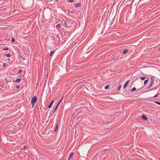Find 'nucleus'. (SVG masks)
Here are the masks:
<instances>
[{"instance_id": "obj_15", "label": "nucleus", "mask_w": 160, "mask_h": 160, "mask_svg": "<svg viewBox=\"0 0 160 160\" xmlns=\"http://www.w3.org/2000/svg\"><path fill=\"white\" fill-rule=\"evenodd\" d=\"M63 25L64 26H67V23L66 22V21H64L63 22Z\"/></svg>"}, {"instance_id": "obj_5", "label": "nucleus", "mask_w": 160, "mask_h": 160, "mask_svg": "<svg viewBox=\"0 0 160 160\" xmlns=\"http://www.w3.org/2000/svg\"><path fill=\"white\" fill-rule=\"evenodd\" d=\"M129 80H127L126 82H125V84H124L123 86V88H125L127 86L128 83H129Z\"/></svg>"}, {"instance_id": "obj_25", "label": "nucleus", "mask_w": 160, "mask_h": 160, "mask_svg": "<svg viewBox=\"0 0 160 160\" xmlns=\"http://www.w3.org/2000/svg\"><path fill=\"white\" fill-rule=\"evenodd\" d=\"M16 88L17 89H18L20 88V87L18 85H17L16 86Z\"/></svg>"}, {"instance_id": "obj_6", "label": "nucleus", "mask_w": 160, "mask_h": 160, "mask_svg": "<svg viewBox=\"0 0 160 160\" xmlns=\"http://www.w3.org/2000/svg\"><path fill=\"white\" fill-rule=\"evenodd\" d=\"M58 126H59V125H58V123L56 124V128H55L54 130L55 132H56L58 130Z\"/></svg>"}, {"instance_id": "obj_1", "label": "nucleus", "mask_w": 160, "mask_h": 160, "mask_svg": "<svg viewBox=\"0 0 160 160\" xmlns=\"http://www.w3.org/2000/svg\"><path fill=\"white\" fill-rule=\"evenodd\" d=\"M38 99V97L37 96H34L33 97L31 100V103L32 105V108H33L36 102Z\"/></svg>"}, {"instance_id": "obj_7", "label": "nucleus", "mask_w": 160, "mask_h": 160, "mask_svg": "<svg viewBox=\"0 0 160 160\" xmlns=\"http://www.w3.org/2000/svg\"><path fill=\"white\" fill-rule=\"evenodd\" d=\"M75 7H80L81 6V3H78L76 4H75Z\"/></svg>"}, {"instance_id": "obj_26", "label": "nucleus", "mask_w": 160, "mask_h": 160, "mask_svg": "<svg viewBox=\"0 0 160 160\" xmlns=\"http://www.w3.org/2000/svg\"><path fill=\"white\" fill-rule=\"evenodd\" d=\"M22 71V70H19L18 71V73H20Z\"/></svg>"}, {"instance_id": "obj_24", "label": "nucleus", "mask_w": 160, "mask_h": 160, "mask_svg": "<svg viewBox=\"0 0 160 160\" xmlns=\"http://www.w3.org/2000/svg\"><path fill=\"white\" fill-rule=\"evenodd\" d=\"M60 25L59 24H58L57 26H56V27L57 28L58 27H60Z\"/></svg>"}, {"instance_id": "obj_22", "label": "nucleus", "mask_w": 160, "mask_h": 160, "mask_svg": "<svg viewBox=\"0 0 160 160\" xmlns=\"http://www.w3.org/2000/svg\"><path fill=\"white\" fill-rule=\"evenodd\" d=\"M3 49L5 50H7L8 49L7 47H6L5 48H4Z\"/></svg>"}, {"instance_id": "obj_34", "label": "nucleus", "mask_w": 160, "mask_h": 160, "mask_svg": "<svg viewBox=\"0 0 160 160\" xmlns=\"http://www.w3.org/2000/svg\"><path fill=\"white\" fill-rule=\"evenodd\" d=\"M26 147V146H25L24 147V148H25Z\"/></svg>"}, {"instance_id": "obj_32", "label": "nucleus", "mask_w": 160, "mask_h": 160, "mask_svg": "<svg viewBox=\"0 0 160 160\" xmlns=\"http://www.w3.org/2000/svg\"><path fill=\"white\" fill-rule=\"evenodd\" d=\"M58 0H56V1H55L56 2H58Z\"/></svg>"}, {"instance_id": "obj_9", "label": "nucleus", "mask_w": 160, "mask_h": 160, "mask_svg": "<svg viewBox=\"0 0 160 160\" xmlns=\"http://www.w3.org/2000/svg\"><path fill=\"white\" fill-rule=\"evenodd\" d=\"M128 52V50L127 49H125L123 52H122V53L123 54H125V53H127V52Z\"/></svg>"}, {"instance_id": "obj_21", "label": "nucleus", "mask_w": 160, "mask_h": 160, "mask_svg": "<svg viewBox=\"0 0 160 160\" xmlns=\"http://www.w3.org/2000/svg\"><path fill=\"white\" fill-rule=\"evenodd\" d=\"M15 41V39L14 38H12V42H13Z\"/></svg>"}, {"instance_id": "obj_27", "label": "nucleus", "mask_w": 160, "mask_h": 160, "mask_svg": "<svg viewBox=\"0 0 160 160\" xmlns=\"http://www.w3.org/2000/svg\"><path fill=\"white\" fill-rule=\"evenodd\" d=\"M69 1L70 2H73V0H69Z\"/></svg>"}, {"instance_id": "obj_29", "label": "nucleus", "mask_w": 160, "mask_h": 160, "mask_svg": "<svg viewBox=\"0 0 160 160\" xmlns=\"http://www.w3.org/2000/svg\"><path fill=\"white\" fill-rule=\"evenodd\" d=\"M60 103V102H59L57 105L58 106Z\"/></svg>"}, {"instance_id": "obj_31", "label": "nucleus", "mask_w": 160, "mask_h": 160, "mask_svg": "<svg viewBox=\"0 0 160 160\" xmlns=\"http://www.w3.org/2000/svg\"><path fill=\"white\" fill-rule=\"evenodd\" d=\"M3 66H5V63L3 64Z\"/></svg>"}, {"instance_id": "obj_19", "label": "nucleus", "mask_w": 160, "mask_h": 160, "mask_svg": "<svg viewBox=\"0 0 160 160\" xmlns=\"http://www.w3.org/2000/svg\"><path fill=\"white\" fill-rule=\"evenodd\" d=\"M155 102L158 104L160 105V102L158 101H155Z\"/></svg>"}, {"instance_id": "obj_8", "label": "nucleus", "mask_w": 160, "mask_h": 160, "mask_svg": "<svg viewBox=\"0 0 160 160\" xmlns=\"http://www.w3.org/2000/svg\"><path fill=\"white\" fill-rule=\"evenodd\" d=\"M73 152H72L71 153V154L69 156V157L68 159V160H69L72 157V155H73Z\"/></svg>"}, {"instance_id": "obj_10", "label": "nucleus", "mask_w": 160, "mask_h": 160, "mask_svg": "<svg viewBox=\"0 0 160 160\" xmlns=\"http://www.w3.org/2000/svg\"><path fill=\"white\" fill-rule=\"evenodd\" d=\"M21 80V78H18L17 79L15 80V81L17 82H19Z\"/></svg>"}, {"instance_id": "obj_12", "label": "nucleus", "mask_w": 160, "mask_h": 160, "mask_svg": "<svg viewBox=\"0 0 160 160\" xmlns=\"http://www.w3.org/2000/svg\"><path fill=\"white\" fill-rule=\"evenodd\" d=\"M121 87H122V85H121V84H120V85H119V87H118V89H117L118 91H119V90H120V88H121Z\"/></svg>"}, {"instance_id": "obj_33", "label": "nucleus", "mask_w": 160, "mask_h": 160, "mask_svg": "<svg viewBox=\"0 0 160 160\" xmlns=\"http://www.w3.org/2000/svg\"><path fill=\"white\" fill-rule=\"evenodd\" d=\"M158 50H160V48H158Z\"/></svg>"}, {"instance_id": "obj_17", "label": "nucleus", "mask_w": 160, "mask_h": 160, "mask_svg": "<svg viewBox=\"0 0 160 160\" xmlns=\"http://www.w3.org/2000/svg\"><path fill=\"white\" fill-rule=\"evenodd\" d=\"M54 52V50H53V51H51V52H50V56H51L52 54L53 53V52Z\"/></svg>"}, {"instance_id": "obj_16", "label": "nucleus", "mask_w": 160, "mask_h": 160, "mask_svg": "<svg viewBox=\"0 0 160 160\" xmlns=\"http://www.w3.org/2000/svg\"><path fill=\"white\" fill-rule=\"evenodd\" d=\"M140 78L142 80H143L145 79V77H141Z\"/></svg>"}, {"instance_id": "obj_13", "label": "nucleus", "mask_w": 160, "mask_h": 160, "mask_svg": "<svg viewBox=\"0 0 160 160\" xmlns=\"http://www.w3.org/2000/svg\"><path fill=\"white\" fill-rule=\"evenodd\" d=\"M136 90V88L135 87H134L132 88V89L131 90V91L132 92H133V91Z\"/></svg>"}, {"instance_id": "obj_14", "label": "nucleus", "mask_w": 160, "mask_h": 160, "mask_svg": "<svg viewBox=\"0 0 160 160\" xmlns=\"http://www.w3.org/2000/svg\"><path fill=\"white\" fill-rule=\"evenodd\" d=\"M5 56L7 57H10V54L9 53H7L5 55Z\"/></svg>"}, {"instance_id": "obj_23", "label": "nucleus", "mask_w": 160, "mask_h": 160, "mask_svg": "<svg viewBox=\"0 0 160 160\" xmlns=\"http://www.w3.org/2000/svg\"><path fill=\"white\" fill-rule=\"evenodd\" d=\"M63 97L61 99V100L59 101V102H60V103L61 102H62V100H63Z\"/></svg>"}, {"instance_id": "obj_18", "label": "nucleus", "mask_w": 160, "mask_h": 160, "mask_svg": "<svg viewBox=\"0 0 160 160\" xmlns=\"http://www.w3.org/2000/svg\"><path fill=\"white\" fill-rule=\"evenodd\" d=\"M148 80H145L144 81V85L146 84L147 83V82H148Z\"/></svg>"}, {"instance_id": "obj_2", "label": "nucleus", "mask_w": 160, "mask_h": 160, "mask_svg": "<svg viewBox=\"0 0 160 160\" xmlns=\"http://www.w3.org/2000/svg\"><path fill=\"white\" fill-rule=\"evenodd\" d=\"M154 79V77L152 76L151 78V81L149 84V87H151L152 85Z\"/></svg>"}, {"instance_id": "obj_28", "label": "nucleus", "mask_w": 160, "mask_h": 160, "mask_svg": "<svg viewBox=\"0 0 160 160\" xmlns=\"http://www.w3.org/2000/svg\"><path fill=\"white\" fill-rule=\"evenodd\" d=\"M158 95V94H157V95H155L154 96H153V97L155 98V97H157Z\"/></svg>"}, {"instance_id": "obj_4", "label": "nucleus", "mask_w": 160, "mask_h": 160, "mask_svg": "<svg viewBox=\"0 0 160 160\" xmlns=\"http://www.w3.org/2000/svg\"><path fill=\"white\" fill-rule=\"evenodd\" d=\"M53 102H54V101L53 100H52L51 102L50 103L49 106H48V108H50L52 107V104H53Z\"/></svg>"}, {"instance_id": "obj_20", "label": "nucleus", "mask_w": 160, "mask_h": 160, "mask_svg": "<svg viewBox=\"0 0 160 160\" xmlns=\"http://www.w3.org/2000/svg\"><path fill=\"white\" fill-rule=\"evenodd\" d=\"M109 87V86L108 85H107L106 86H105V89H108Z\"/></svg>"}, {"instance_id": "obj_30", "label": "nucleus", "mask_w": 160, "mask_h": 160, "mask_svg": "<svg viewBox=\"0 0 160 160\" xmlns=\"http://www.w3.org/2000/svg\"><path fill=\"white\" fill-rule=\"evenodd\" d=\"M150 87H149V86L147 88L148 89H149Z\"/></svg>"}, {"instance_id": "obj_11", "label": "nucleus", "mask_w": 160, "mask_h": 160, "mask_svg": "<svg viewBox=\"0 0 160 160\" xmlns=\"http://www.w3.org/2000/svg\"><path fill=\"white\" fill-rule=\"evenodd\" d=\"M58 106L56 105L54 110L53 111V113H54L57 110V108H58Z\"/></svg>"}, {"instance_id": "obj_3", "label": "nucleus", "mask_w": 160, "mask_h": 160, "mask_svg": "<svg viewBox=\"0 0 160 160\" xmlns=\"http://www.w3.org/2000/svg\"><path fill=\"white\" fill-rule=\"evenodd\" d=\"M141 117L143 120L147 121L148 120V118L144 115H141Z\"/></svg>"}]
</instances>
